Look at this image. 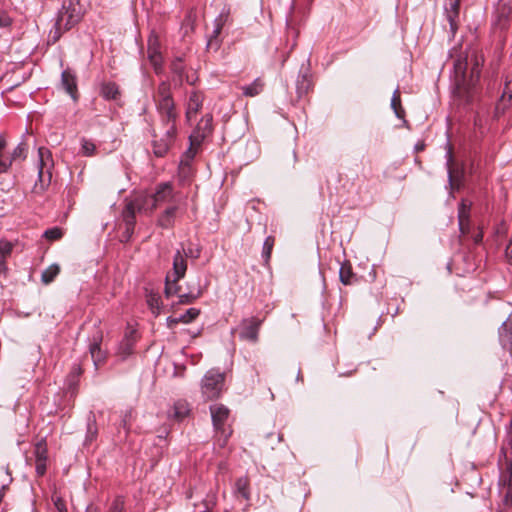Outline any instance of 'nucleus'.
<instances>
[{"instance_id":"f257e3e1","label":"nucleus","mask_w":512,"mask_h":512,"mask_svg":"<svg viewBox=\"0 0 512 512\" xmlns=\"http://www.w3.org/2000/svg\"><path fill=\"white\" fill-rule=\"evenodd\" d=\"M153 101L165 126V134L168 137L176 135V120L178 112L171 91V84L168 81H161L153 94Z\"/></svg>"},{"instance_id":"f03ea898","label":"nucleus","mask_w":512,"mask_h":512,"mask_svg":"<svg viewBox=\"0 0 512 512\" xmlns=\"http://www.w3.org/2000/svg\"><path fill=\"white\" fill-rule=\"evenodd\" d=\"M484 58L481 55L473 54L471 57V68L469 79H466L465 72L467 69V60L458 59L455 64V84L459 94H469L477 85L480 79L481 67Z\"/></svg>"},{"instance_id":"7ed1b4c3","label":"nucleus","mask_w":512,"mask_h":512,"mask_svg":"<svg viewBox=\"0 0 512 512\" xmlns=\"http://www.w3.org/2000/svg\"><path fill=\"white\" fill-rule=\"evenodd\" d=\"M211 419L215 430L216 444L224 448L232 435V428L228 424L230 410L223 404L210 406Z\"/></svg>"},{"instance_id":"20e7f679","label":"nucleus","mask_w":512,"mask_h":512,"mask_svg":"<svg viewBox=\"0 0 512 512\" xmlns=\"http://www.w3.org/2000/svg\"><path fill=\"white\" fill-rule=\"evenodd\" d=\"M38 179L35 183L33 192L41 194L49 186L52 179L51 169L53 167V158L51 151L46 147H40L38 149Z\"/></svg>"},{"instance_id":"39448f33","label":"nucleus","mask_w":512,"mask_h":512,"mask_svg":"<svg viewBox=\"0 0 512 512\" xmlns=\"http://www.w3.org/2000/svg\"><path fill=\"white\" fill-rule=\"evenodd\" d=\"M224 375L214 370L208 371L201 383V391L206 400L217 399L223 390Z\"/></svg>"},{"instance_id":"423d86ee","label":"nucleus","mask_w":512,"mask_h":512,"mask_svg":"<svg viewBox=\"0 0 512 512\" xmlns=\"http://www.w3.org/2000/svg\"><path fill=\"white\" fill-rule=\"evenodd\" d=\"M143 207L144 203L140 198H135L125 204L122 212L123 221L125 223V231L122 235V241L127 242L131 238L132 234L134 233V227L136 224V214L141 212Z\"/></svg>"},{"instance_id":"0eeeda50","label":"nucleus","mask_w":512,"mask_h":512,"mask_svg":"<svg viewBox=\"0 0 512 512\" xmlns=\"http://www.w3.org/2000/svg\"><path fill=\"white\" fill-rule=\"evenodd\" d=\"M263 320L258 317L244 318L238 327L239 338L243 341L256 343Z\"/></svg>"},{"instance_id":"6e6552de","label":"nucleus","mask_w":512,"mask_h":512,"mask_svg":"<svg viewBox=\"0 0 512 512\" xmlns=\"http://www.w3.org/2000/svg\"><path fill=\"white\" fill-rule=\"evenodd\" d=\"M213 117L211 114L204 115L198 122L195 130L189 137L192 146H200L204 139L213 131Z\"/></svg>"},{"instance_id":"1a4fd4ad","label":"nucleus","mask_w":512,"mask_h":512,"mask_svg":"<svg viewBox=\"0 0 512 512\" xmlns=\"http://www.w3.org/2000/svg\"><path fill=\"white\" fill-rule=\"evenodd\" d=\"M78 22V17L74 16L69 9L63 7L59 12L57 21L55 23V36L54 41L58 40L62 31L71 29Z\"/></svg>"},{"instance_id":"9d476101","label":"nucleus","mask_w":512,"mask_h":512,"mask_svg":"<svg viewBox=\"0 0 512 512\" xmlns=\"http://www.w3.org/2000/svg\"><path fill=\"white\" fill-rule=\"evenodd\" d=\"M228 18V12H221L218 17L214 20V29L208 37L207 49L217 51L221 45V39L219 38L222 28L224 27Z\"/></svg>"},{"instance_id":"9b49d317","label":"nucleus","mask_w":512,"mask_h":512,"mask_svg":"<svg viewBox=\"0 0 512 512\" xmlns=\"http://www.w3.org/2000/svg\"><path fill=\"white\" fill-rule=\"evenodd\" d=\"M512 13L509 0H498L494 10V24L500 29H506Z\"/></svg>"},{"instance_id":"f8f14e48","label":"nucleus","mask_w":512,"mask_h":512,"mask_svg":"<svg viewBox=\"0 0 512 512\" xmlns=\"http://www.w3.org/2000/svg\"><path fill=\"white\" fill-rule=\"evenodd\" d=\"M35 469L38 476H43L47 470L48 449L45 439H41L34 446Z\"/></svg>"},{"instance_id":"ddd939ff","label":"nucleus","mask_w":512,"mask_h":512,"mask_svg":"<svg viewBox=\"0 0 512 512\" xmlns=\"http://www.w3.org/2000/svg\"><path fill=\"white\" fill-rule=\"evenodd\" d=\"M152 199L154 208L164 203L174 202L175 193L172 184L170 182L158 184Z\"/></svg>"},{"instance_id":"4468645a","label":"nucleus","mask_w":512,"mask_h":512,"mask_svg":"<svg viewBox=\"0 0 512 512\" xmlns=\"http://www.w3.org/2000/svg\"><path fill=\"white\" fill-rule=\"evenodd\" d=\"M461 0H446L445 15L450 25V31L454 35L459 27V14H460Z\"/></svg>"},{"instance_id":"2eb2a0df","label":"nucleus","mask_w":512,"mask_h":512,"mask_svg":"<svg viewBox=\"0 0 512 512\" xmlns=\"http://www.w3.org/2000/svg\"><path fill=\"white\" fill-rule=\"evenodd\" d=\"M187 271V260L183 255V251L177 250L173 257V268L172 273L169 275L172 277L174 284L178 283L186 274Z\"/></svg>"},{"instance_id":"dca6fc26","label":"nucleus","mask_w":512,"mask_h":512,"mask_svg":"<svg viewBox=\"0 0 512 512\" xmlns=\"http://www.w3.org/2000/svg\"><path fill=\"white\" fill-rule=\"evenodd\" d=\"M204 95L200 91H192L186 104V118L191 120L196 117L203 106Z\"/></svg>"},{"instance_id":"f3484780","label":"nucleus","mask_w":512,"mask_h":512,"mask_svg":"<svg viewBox=\"0 0 512 512\" xmlns=\"http://www.w3.org/2000/svg\"><path fill=\"white\" fill-rule=\"evenodd\" d=\"M447 156L449 185L452 190H459L462 185L463 173L457 167H454L451 147H449Z\"/></svg>"},{"instance_id":"a211bd4d","label":"nucleus","mask_w":512,"mask_h":512,"mask_svg":"<svg viewBox=\"0 0 512 512\" xmlns=\"http://www.w3.org/2000/svg\"><path fill=\"white\" fill-rule=\"evenodd\" d=\"M61 84L66 92L75 100L77 98V82L75 74L69 69L61 75Z\"/></svg>"},{"instance_id":"6ab92c4d","label":"nucleus","mask_w":512,"mask_h":512,"mask_svg":"<svg viewBox=\"0 0 512 512\" xmlns=\"http://www.w3.org/2000/svg\"><path fill=\"white\" fill-rule=\"evenodd\" d=\"M136 343V333L135 331H130L125 334V337L121 341L118 349V354L122 357V359H126L134 352V345Z\"/></svg>"},{"instance_id":"aec40b11","label":"nucleus","mask_w":512,"mask_h":512,"mask_svg":"<svg viewBox=\"0 0 512 512\" xmlns=\"http://www.w3.org/2000/svg\"><path fill=\"white\" fill-rule=\"evenodd\" d=\"M100 95L106 100L117 101L121 92L119 86L114 82H103L100 86Z\"/></svg>"},{"instance_id":"412c9836","label":"nucleus","mask_w":512,"mask_h":512,"mask_svg":"<svg viewBox=\"0 0 512 512\" xmlns=\"http://www.w3.org/2000/svg\"><path fill=\"white\" fill-rule=\"evenodd\" d=\"M178 207L176 205H172L165 209V211L158 218V225L163 229H170L174 225V218Z\"/></svg>"},{"instance_id":"4be33fe9","label":"nucleus","mask_w":512,"mask_h":512,"mask_svg":"<svg viewBox=\"0 0 512 512\" xmlns=\"http://www.w3.org/2000/svg\"><path fill=\"white\" fill-rule=\"evenodd\" d=\"M175 136L168 137L164 133V138H161L160 141H153V153L157 157H163L169 150Z\"/></svg>"},{"instance_id":"5701e85b","label":"nucleus","mask_w":512,"mask_h":512,"mask_svg":"<svg viewBox=\"0 0 512 512\" xmlns=\"http://www.w3.org/2000/svg\"><path fill=\"white\" fill-rule=\"evenodd\" d=\"M499 340L502 347L512 353V328L506 322L499 328Z\"/></svg>"},{"instance_id":"b1692460","label":"nucleus","mask_w":512,"mask_h":512,"mask_svg":"<svg viewBox=\"0 0 512 512\" xmlns=\"http://www.w3.org/2000/svg\"><path fill=\"white\" fill-rule=\"evenodd\" d=\"M89 351H90L94 366L96 369H98L106 360V352L101 349L100 343L97 341H95L94 343H92L90 345Z\"/></svg>"},{"instance_id":"393cba45","label":"nucleus","mask_w":512,"mask_h":512,"mask_svg":"<svg viewBox=\"0 0 512 512\" xmlns=\"http://www.w3.org/2000/svg\"><path fill=\"white\" fill-rule=\"evenodd\" d=\"M265 83L261 78H256L251 84L241 87L243 95L246 97H255L264 89Z\"/></svg>"},{"instance_id":"a878e982","label":"nucleus","mask_w":512,"mask_h":512,"mask_svg":"<svg viewBox=\"0 0 512 512\" xmlns=\"http://www.w3.org/2000/svg\"><path fill=\"white\" fill-rule=\"evenodd\" d=\"M511 99H512V80H506L505 84H504V89H503L502 95H501L500 100L496 106V110L497 111L502 110V112H504V110L508 106Z\"/></svg>"},{"instance_id":"bb28decb","label":"nucleus","mask_w":512,"mask_h":512,"mask_svg":"<svg viewBox=\"0 0 512 512\" xmlns=\"http://www.w3.org/2000/svg\"><path fill=\"white\" fill-rule=\"evenodd\" d=\"M340 281L344 285H351L355 282L356 276L353 273L352 266L349 262H344L339 270Z\"/></svg>"},{"instance_id":"cd10ccee","label":"nucleus","mask_w":512,"mask_h":512,"mask_svg":"<svg viewBox=\"0 0 512 512\" xmlns=\"http://www.w3.org/2000/svg\"><path fill=\"white\" fill-rule=\"evenodd\" d=\"M190 413V407L187 401L185 400H178L174 403L173 406V417L178 420L182 421L184 418H186Z\"/></svg>"},{"instance_id":"c85d7f7f","label":"nucleus","mask_w":512,"mask_h":512,"mask_svg":"<svg viewBox=\"0 0 512 512\" xmlns=\"http://www.w3.org/2000/svg\"><path fill=\"white\" fill-rule=\"evenodd\" d=\"M7 142L3 135L0 134V174L6 173L11 167V159L4 154Z\"/></svg>"},{"instance_id":"c756f323","label":"nucleus","mask_w":512,"mask_h":512,"mask_svg":"<svg viewBox=\"0 0 512 512\" xmlns=\"http://www.w3.org/2000/svg\"><path fill=\"white\" fill-rule=\"evenodd\" d=\"M60 272V267L58 264H52L49 267H47L41 275V281L43 284L48 285L51 282L54 281V279L57 277V275Z\"/></svg>"},{"instance_id":"7c9ffc66","label":"nucleus","mask_w":512,"mask_h":512,"mask_svg":"<svg viewBox=\"0 0 512 512\" xmlns=\"http://www.w3.org/2000/svg\"><path fill=\"white\" fill-rule=\"evenodd\" d=\"M391 107L394 110L395 115L398 118L401 119L404 117L405 111L401 106V97H400V91L398 88L393 92V95L391 98Z\"/></svg>"},{"instance_id":"2f4dec72","label":"nucleus","mask_w":512,"mask_h":512,"mask_svg":"<svg viewBox=\"0 0 512 512\" xmlns=\"http://www.w3.org/2000/svg\"><path fill=\"white\" fill-rule=\"evenodd\" d=\"M274 244L275 238L273 236H268L263 243L262 257L266 265L269 264Z\"/></svg>"},{"instance_id":"473e14b6","label":"nucleus","mask_w":512,"mask_h":512,"mask_svg":"<svg viewBox=\"0 0 512 512\" xmlns=\"http://www.w3.org/2000/svg\"><path fill=\"white\" fill-rule=\"evenodd\" d=\"M466 220H470V204L463 200L458 208L459 226H463Z\"/></svg>"},{"instance_id":"72a5a7b5","label":"nucleus","mask_w":512,"mask_h":512,"mask_svg":"<svg viewBox=\"0 0 512 512\" xmlns=\"http://www.w3.org/2000/svg\"><path fill=\"white\" fill-rule=\"evenodd\" d=\"M95 152H96V145L92 141L82 138L80 154L83 156H86V157H91V156L95 155Z\"/></svg>"},{"instance_id":"f704fd0d","label":"nucleus","mask_w":512,"mask_h":512,"mask_svg":"<svg viewBox=\"0 0 512 512\" xmlns=\"http://www.w3.org/2000/svg\"><path fill=\"white\" fill-rule=\"evenodd\" d=\"M193 169L188 160H181L179 165V176L183 181L189 180L192 176Z\"/></svg>"},{"instance_id":"c9c22d12","label":"nucleus","mask_w":512,"mask_h":512,"mask_svg":"<svg viewBox=\"0 0 512 512\" xmlns=\"http://www.w3.org/2000/svg\"><path fill=\"white\" fill-rule=\"evenodd\" d=\"M26 151H27V145L24 142H21L17 145V147L13 150L9 158L11 159V164L13 161H16L18 159H25L26 158Z\"/></svg>"},{"instance_id":"e433bc0d","label":"nucleus","mask_w":512,"mask_h":512,"mask_svg":"<svg viewBox=\"0 0 512 512\" xmlns=\"http://www.w3.org/2000/svg\"><path fill=\"white\" fill-rule=\"evenodd\" d=\"M200 315V310L197 308H189L184 314L178 317L181 323H190Z\"/></svg>"},{"instance_id":"4c0bfd02","label":"nucleus","mask_w":512,"mask_h":512,"mask_svg":"<svg viewBox=\"0 0 512 512\" xmlns=\"http://www.w3.org/2000/svg\"><path fill=\"white\" fill-rule=\"evenodd\" d=\"M202 292L200 289H198L196 292H189V293H183L179 294V303L181 304H190L194 302L196 299H198L201 296Z\"/></svg>"},{"instance_id":"58836bf2","label":"nucleus","mask_w":512,"mask_h":512,"mask_svg":"<svg viewBox=\"0 0 512 512\" xmlns=\"http://www.w3.org/2000/svg\"><path fill=\"white\" fill-rule=\"evenodd\" d=\"M179 290L180 287L178 286V283L174 284L172 282V277L170 275H167L165 279V295L167 297H170L174 294H177Z\"/></svg>"},{"instance_id":"ea45409f","label":"nucleus","mask_w":512,"mask_h":512,"mask_svg":"<svg viewBox=\"0 0 512 512\" xmlns=\"http://www.w3.org/2000/svg\"><path fill=\"white\" fill-rule=\"evenodd\" d=\"M44 237L49 241H56L63 237V230L59 227L47 229L44 232Z\"/></svg>"},{"instance_id":"a19ab883","label":"nucleus","mask_w":512,"mask_h":512,"mask_svg":"<svg viewBox=\"0 0 512 512\" xmlns=\"http://www.w3.org/2000/svg\"><path fill=\"white\" fill-rule=\"evenodd\" d=\"M147 303L155 315L160 313V297L157 294H150L147 298Z\"/></svg>"},{"instance_id":"79ce46f5","label":"nucleus","mask_w":512,"mask_h":512,"mask_svg":"<svg viewBox=\"0 0 512 512\" xmlns=\"http://www.w3.org/2000/svg\"><path fill=\"white\" fill-rule=\"evenodd\" d=\"M125 501L122 496H117L110 504L106 512H123Z\"/></svg>"},{"instance_id":"37998d69","label":"nucleus","mask_w":512,"mask_h":512,"mask_svg":"<svg viewBox=\"0 0 512 512\" xmlns=\"http://www.w3.org/2000/svg\"><path fill=\"white\" fill-rule=\"evenodd\" d=\"M236 488L237 491L243 496V498L249 499L248 480L246 478H239L236 481Z\"/></svg>"},{"instance_id":"c03bdc74","label":"nucleus","mask_w":512,"mask_h":512,"mask_svg":"<svg viewBox=\"0 0 512 512\" xmlns=\"http://www.w3.org/2000/svg\"><path fill=\"white\" fill-rule=\"evenodd\" d=\"M13 244L6 240V239H0V256L1 257H8L11 255L13 250Z\"/></svg>"},{"instance_id":"a18cd8bd","label":"nucleus","mask_w":512,"mask_h":512,"mask_svg":"<svg viewBox=\"0 0 512 512\" xmlns=\"http://www.w3.org/2000/svg\"><path fill=\"white\" fill-rule=\"evenodd\" d=\"M150 60V63L152 64L154 71L156 74H161L163 71V65H162V56L161 54H155L154 56L148 57Z\"/></svg>"},{"instance_id":"49530a36","label":"nucleus","mask_w":512,"mask_h":512,"mask_svg":"<svg viewBox=\"0 0 512 512\" xmlns=\"http://www.w3.org/2000/svg\"><path fill=\"white\" fill-rule=\"evenodd\" d=\"M148 57L154 56L155 54H161L159 51V43L156 37H151L148 41L147 49Z\"/></svg>"},{"instance_id":"de8ad7c7","label":"nucleus","mask_w":512,"mask_h":512,"mask_svg":"<svg viewBox=\"0 0 512 512\" xmlns=\"http://www.w3.org/2000/svg\"><path fill=\"white\" fill-rule=\"evenodd\" d=\"M171 70L174 74L178 75L182 80L184 73V66L181 59H176L171 63Z\"/></svg>"},{"instance_id":"09e8293b","label":"nucleus","mask_w":512,"mask_h":512,"mask_svg":"<svg viewBox=\"0 0 512 512\" xmlns=\"http://www.w3.org/2000/svg\"><path fill=\"white\" fill-rule=\"evenodd\" d=\"M309 88H310V82L306 77L303 76L302 79L299 80L297 83V91H298L299 96L307 93Z\"/></svg>"},{"instance_id":"8fccbe9b","label":"nucleus","mask_w":512,"mask_h":512,"mask_svg":"<svg viewBox=\"0 0 512 512\" xmlns=\"http://www.w3.org/2000/svg\"><path fill=\"white\" fill-rule=\"evenodd\" d=\"M52 500H53L56 512H68L67 508H66V503L61 497H59V496L52 497Z\"/></svg>"},{"instance_id":"3c124183","label":"nucleus","mask_w":512,"mask_h":512,"mask_svg":"<svg viewBox=\"0 0 512 512\" xmlns=\"http://www.w3.org/2000/svg\"><path fill=\"white\" fill-rule=\"evenodd\" d=\"M503 484L512 486V461L508 463L506 473L502 477Z\"/></svg>"},{"instance_id":"603ef678","label":"nucleus","mask_w":512,"mask_h":512,"mask_svg":"<svg viewBox=\"0 0 512 512\" xmlns=\"http://www.w3.org/2000/svg\"><path fill=\"white\" fill-rule=\"evenodd\" d=\"M503 490H504V503L506 505L512 503V485H505L503 484Z\"/></svg>"},{"instance_id":"864d4df0","label":"nucleus","mask_w":512,"mask_h":512,"mask_svg":"<svg viewBox=\"0 0 512 512\" xmlns=\"http://www.w3.org/2000/svg\"><path fill=\"white\" fill-rule=\"evenodd\" d=\"M87 433H88V439L90 441H92L96 437V435H97V427H96L95 420H93L92 422L88 423Z\"/></svg>"},{"instance_id":"5fc2aeb1","label":"nucleus","mask_w":512,"mask_h":512,"mask_svg":"<svg viewBox=\"0 0 512 512\" xmlns=\"http://www.w3.org/2000/svg\"><path fill=\"white\" fill-rule=\"evenodd\" d=\"M198 147L199 146H192V144L190 143V147L185 152L184 158L182 160H188L190 162L196 155Z\"/></svg>"},{"instance_id":"6e6d98bb","label":"nucleus","mask_w":512,"mask_h":512,"mask_svg":"<svg viewBox=\"0 0 512 512\" xmlns=\"http://www.w3.org/2000/svg\"><path fill=\"white\" fill-rule=\"evenodd\" d=\"M180 250H181V251H183V255L185 256V258H187V257H191V258H195V259L199 258V256H200V252H201V251H200V249H195V250H193V249H188V251H185V250L182 248V249H180Z\"/></svg>"},{"instance_id":"4d7b16f0","label":"nucleus","mask_w":512,"mask_h":512,"mask_svg":"<svg viewBox=\"0 0 512 512\" xmlns=\"http://www.w3.org/2000/svg\"><path fill=\"white\" fill-rule=\"evenodd\" d=\"M11 24V19L9 18V16L0 10V26L1 27H6V26H9Z\"/></svg>"},{"instance_id":"13d9d810","label":"nucleus","mask_w":512,"mask_h":512,"mask_svg":"<svg viewBox=\"0 0 512 512\" xmlns=\"http://www.w3.org/2000/svg\"><path fill=\"white\" fill-rule=\"evenodd\" d=\"M459 229L461 234H468L470 230V220H466L463 226H459Z\"/></svg>"},{"instance_id":"bf43d9fd","label":"nucleus","mask_w":512,"mask_h":512,"mask_svg":"<svg viewBox=\"0 0 512 512\" xmlns=\"http://www.w3.org/2000/svg\"><path fill=\"white\" fill-rule=\"evenodd\" d=\"M178 323H181V321H178V317H168L167 318V325L169 328H173Z\"/></svg>"},{"instance_id":"052dcab7","label":"nucleus","mask_w":512,"mask_h":512,"mask_svg":"<svg viewBox=\"0 0 512 512\" xmlns=\"http://www.w3.org/2000/svg\"><path fill=\"white\" fill-rule=\"evenodd\" d=\"M5 259H6V257H1L0 256V274H6L7 273L8 268L6 266Z\"/></svg>"},{"instance_id":"680f3d73","label":"nucleus","mask_w":512,"mask_h":512,"mask_svg":"<svg viewBox=\"0 0 512 512\" xmlns=\"http://www.w3.org/2000/svg\"><path fill=\"white\" fill-rule=\"evenodd\" d=\"M482 240H483V232L481 230H479L478 232H476L473 235V241L475 244H479L482 242Z\"/></svg>"},{"instance_id":"e2e57ef3","label":"nucleus","mask_w":512,"mask_h":512,"mask_svg":"<svg viewBox=\"0 0 512 512\" xmlns=\"http://www.w3.org/2000/svg\"><path fill=\"white\" fill-rule=\"evenodd\" d=\"M203 505L205 507V509L201 512H212V506H210V502L207 501V500H203Z\"/></svg>"},{"instance_id":"0e129e2a","label":"nucleus","mask_w":512,"mask_h":512,"mask_svg":"<svg viewBox=\"0 0 512 512\" xmlns=\"http://www.w3.org/2000/svg\"><path fill=\"white\" fill-rule=\"evenodd\" d=\"M507 256L509 258L510 263H512V242L507 247Z\"/></svg>"},{"instance_id":"69168bd1","label":"nucleus","mask_w":512,"mask_h":512,"mask_svg":"<svg viewBox=\"0 0 512 512\" xmlns=\"http://www.w3.org/2000/svg\"><path fill=\"white\" fill-rule=\"evenodd\" d=\"M5 490H6V486L3 485L1 490H0V504L2 503L3 501V498H4V495H5Z\"/></svg>"},{"instance_id":"338daca9","label":"nucleus","mask_w":512,"mask_h":512,"mask_svg":"<svg viewBox=\"0 0 512 512\" xmlns=\"http://www.w3.org/2000/svg\"><path fill=\"white\" fill-rule=\"evenodd\" d=\"M86 512H100L97 507L89 506L86 509Z\"/></svg>"},{"instance_id":"774afa93","label":"nucleus","mask_w":512,"mask_h":512,"mask_svg":"<svg viewBox=\"0 0 512 512\" xmlns=\"http://www.w3.org/2000/svg\"><path fill=\"white\" fill-rule=\"evenodd\" d=\"M297 381H301L303 382V375H302V372L301 370L299 369L298 372H297V377H296Z\"/></svg>"}]
</instances>
